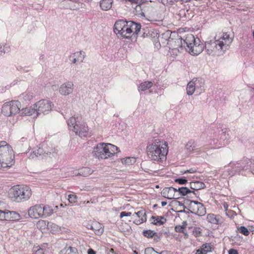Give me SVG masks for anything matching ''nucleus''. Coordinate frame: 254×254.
<instances>
[{"instance_id":"f257e3e1","label":"nucleus","mask_w":254,"mask_h":254,"mask_svg":"<svg viewBox=\"0 0 254 254\" xmlns=\"http://www.w3.org/2000/svg\"><path fill=\"white\" fill-rule=\"evenodd\" d=\"M168 45L170 53L176 55L185 49L190 55L196 56L200 54L204 49V46L202 44H200L199 39L196 40L194 36L191 34H188L185 39L179 36L175 39L169 38Z\"/></svg>"},{"instance_id":"f03ea898","label":"nucleus","mask_w":254,"mask_h":254,"mask_svg":"<svg viewBox=\"0 0 254 254\" xmlns=\"http://www.w3.org/2000/svg\"><path fill=\"white\" fill-rule=\"evenodd\" d=\"M146 153L148 157L152 161L163 162L166 159L168 153V143L162 139H155L147 144Z\"/></svg>"},{"instance_id":"7ed1b4c3","label":"nucleus","mask_w":254,"mask_h":254,"mask_svg":"<svg viewBox=\"0 0 254 254\" xmlns=\"http://www.w3.org/2000/svg\"><path fill=\"white\" fill-rule=\"evenodd\" d=\"M14 163V154L12 148L6 141H0V168H9Z\"/></svg>"},{"instance_id":"20e7f679","label":"nucleus","mask_w":254,"mask_h":254,"mask_svg":"<svg viewBox=\"0 0 254 254\" xmlns=\"http://www.w3.org/2000/svg\"><path fill=\"white\" fill-rule=\"evenodd\" d=\"M118 147L110 143H100L94 148L93 155L99 159H105L117 153Z\"/></svg>"},{"instance_id":"39448f33","label":"nucleus","mask_w":254,"mask_h":254,"mask_svg":"<svg viewBox=\"0 0 254 254\" xmlns=\"http://www.w3.org/2000/svg\"><path fill=\"white\" fill-rule=\"evenodd\" d=\"M9 195L13 200L20 202L28 200L32 195V190L27 186L18 185L12 187Z\"/></svg>"},{"instance_id":"423d86ee","label":"nucleus","mask_w":254,"mask_h":254,"mask_svg":"<svg viewBox=\"0 0 254 254\" xmlns=\"http://www.w3.org/2000/svg\"><path fill=\"white\" fill-rule=\"evenodd\" d=\"M68 128L76 135L81 137H86L88 131L87 124L82 121L78 120V118L70 117L67 122Z\"/></svg>"},{"instance_id":"0eeeda50","label":"nucleus","mask_w":254,"mask_h":254,"mask_svg":"<svg viewBox=\"0 0 254 254\" xmlns=\"http://www.w3.org/2000/svg\"><path fill=\"white\" fill-rule=\"evenodd\" d=\"M53 211V209L48 205L36 204L29 208L28 214L30 217L38 219L50 216Z\"/></svg>"},{"instance_id":"6e6552de","label":"nucleus","mask_w":254,"mask_h":254,"mask_svg":"<svg viewBox=\"0 0 254 254\" xmlns=\"http://www.w3.org/2000/svg\"><path fill=\"white\" fill-rule=\"evenodd\" d=\"M223 46L222 41L216 39V37L214 39L206 41L205 43L206 52L209 55L212 56L223 55L226 51Z\"/></svg>"},{"instance_id":"1a4fd4ad","label":"nucleus","mask_w":254,"mask_h":254,"mask_svg":"<svg viewBox=\"0 0 254 254\" xmlns=\"http://www.w3.org/2000/svg\"><path fill=\"white\" fill-rule=\"evenodd\" d=\"M54 106L51 101L46 99L41 100L34 104V107L36 108L38 115L41 113L44 114H48L52 111Z\"/></svg>"},{"instance_id":"9d476101","label":"nucleus","mask_w":254,"mask_h":254,"mask_svg":"<svg viewBox=\"0 0 254 254\" xmlns=\"http://www.w3.org/2000/svg\"><path fill=\"white\" fill-rule=\"evenodd\" d=\"M250 160L248 158H244L242 160L237 162H231L229 164V166L232 169V171L229 174L231 176H233L235 173L243 170H248L250 169L249 165H243V164H249L250 163Z\"/></svg>"},{"instance_id":"9b49d317","label":"nucleus","mask_w":254,"mask_h":254,"mask_svg":"<svg viewBox=\"0 0 254 254\" xmlns=\"http://www.w3.org/2000/svg\"><path fill=\"white\" fill-rule=\"evenodd\" d=\"M142 31L141 37L151 39L156 46L160 45L159 41V33L157 30L147 27L143 29Z\"/></svg>"},{"instance_id":"f8f14e48","label":"nucleus","mask_w":254,"mask_h":254,"mask_svg":"<svg viewBox=\"0 0 254 254\" xmlns=\"http://www.w3.org/2000/svg\"><path fill=\"white\" fill-rule=\"evenodd\" d=\"M190 212L198 216H203L206 214V209L202 203L191 200L190 204Z\"/></svg>"},{"instance_id":"ddd939ff","label":"nucleus","mask_w":254,"mask_h":254,"mask_svg":"<svg viewBox=\"0 0 254 254\" xmlns=\"http://www.w3.org/2000/svg\"><path fill=\"white\" fill-rule=\"evenodd\" d=\"M74 84L73 82L68 81L63 83L59 88V93L64 96L68 95L73 91Z\"/></svg>"},{"instance_id":"4468645a","label":"nucleus","mask_w":254,"mask_h":254,"mask_svg":"<svg viewBox=\"0 0 254 254\" xmlns=\"http://www.w3.org/2000/svg\"><path fill=\"white\" fill-rule=\"evenodd\" d=\"M85 56V53L82 51H80L71 54L69 57V59L72 64H75L77 62H83Z\"/></svg>"},{"instance_id":"2eb2a0df","label":"nucleus","mask_w":254,"mask_h":254,"mask_svg":"<svg viewBox=\"0 0 254 254\" xmlns=\"http://www.w3.org/2000/svg\"><path fill=\"white\" fill-rule=\"evenodd\" d=\"M128 27H127V32H129L130 37L132 35H137L141 29V25L133 21L127 22Z\"/></svg>"},{"instance_id":"dca6fc26","label":"nucleus","mask_w":254,"mask_h":254,"mask_svg":"<svg viewBox=\"0 0 254 254\" xmlns=\"http://www.w3.org/2000/svg\"><path fill=\"white\" fill-rule=\"evenodd\" d=\"M207 221L213 225H221L223 222L222 217L219 215L209 213L207 215Z\"/></svg>"},{"instance_id":"f3484780","label":"nucleus","mask_w":254,"mask_h":254,"mask_svg":"<svg viewBox=\"0 0 254 254\" xmlns=\"http://www.w3.org/2000/svg\"><path fill=\"white\" fill-rule=\"evenodd\" d=\"M177 192V189L173 187L165 188L163 189L161 194L166 198L172 199L175 198V193Z\"/></svg>"},{"instance_id":"a211bd4d","label":"nucleus","mask_w":254,"mask_h":254,"mask_svg":"<svg viewBox=\"0 0 254 254\" xmlns=\"http://www.w3.org/2000/svg\"><path fill=\"white\" fill-rule=\"evenodd\" d=\"M133 216L138 217L134 220V223L136 225H139L146 221V215L144 210H141L133 214Z\"/></svg>"},{"instance_id":"6ab92c4d","label":"nucleus","mask_w":254,"mask_h":254,"mask_svg":"<svg viewBox=\"0 0 254 254\" xmlns=\"http://www.w3.org/2000/svg\"><path fill=\"white\" fill-rule=\"evenodd\" d=\"M218 40L222 41L223 47L227 50L228 49L229 45L232 43L233 39L230 37V35L227 33H223V35L218 39Z\"/></svg>"},{"instance_id":"aec40b11","label":"nucleus","mask_w":254,"mask_h":254,"mask_svg":"<svg viewBox=\"0 0 254 254\" xmlns=\"http://www.w3.org/2000/svg\"><path fill=\"white\" fill-rule=\"evenodd\" d=\"M21 114L25 116H32L34 118L37 117L38 116L36 108L33 106V107H27L22 109L21 110Z\"/></svg>"},{"instance_id":"412c9836","label":"nucleus","mask_w":254,"mask_h":254,"mask_svg":"<svg viewBox=\"0 0 254 254\" xmlns=\"http://www.w3.org/2000/svg\"><path fill=\"white\" fill-rule=\"evenodd\" d=\"M21 219V216L18 213L6 210V220L19 221Z\"/></svg>"},{"instance_id":"4be33fe9","label":"nucleus","mask_w":254,"mask_h":254,"mask_svg":"<svg viewBox=\"0 0 254 254\" xmlns=\"http://www.w3.org/2000/svg\"><path fill=\"white\" fill-rule=\"evenodd\" d=\"M10 107L11 111L12 112V115L16 114L20 111L21 103L18 101H11L8 102Z\"/></svg>"},{"instance_id":"5701e85b","label":"nucleus","mask_w":254,"mask_h":254,"mask_svg":"<svg viewBox=\"0 0 254 254\" xmlns=\"http://www.w3.org/2000/svg\"><path fill=\"white\" fill-rule=\"evenodd\" d=\"M127 21L123 20H119L117 21L114 25V31L117 35L118 32L121 31L126 24H127Z\"/></svg>"},{"instance_id":"b1692460","label":"nucleus","mask_w":254,"mask_h":254,"mask_svg":"<svg viewBox=\"0 0 254 254\" xmlns=\"http://www.w3.org/2000/svg\"><path fill=\"white\" fill-rule=\"evenodd\" d=\"M113 0H101L100 6L103 10L107 11L112 7Z\"/></svg>"},{"instance_id":"393cba45","label":"nucleus","mask_w":254,"mask_h":254,"mask_svg":"<svg viewBox=\"0 0 254 254\" xmlns=\"http://www.w3.org/2000/svg\"><path fill=\"white\" fill-rule=\"evenodd\" d=\"M60 254H78V253L76 248L66 246L61 250Z\"/></svg>"},{"instance_id":"a878e982","label":"nucleus","mask_w":254,"mask_h":254,"mask_svg":"<svg viewBox=\"0 0 254 254\" xmlns=\"http://www.w3.org/2000/svg\"><path fill=\"white\" fill-rule=\"evenodd\" d=\"M151 219L154 220L152 223L155 225H162L164 224L166 221V219L163 216H152L151 217Z\"/></svg>"},{"instance_id":"bb28decb","label":"nucleus","mask_w":254,"mask_h":254,"mask_svg":"<svg viewBox=\"0 0 254 254\" xmlns=\"http://www.w3.org/2000/svg\"><path fill=\"white\" fill-rule=\"evenodd\" d=\"M44 147L45 148L44 153L45 156H49L50 157L51 155L54 156V154L56 153V149L51 145L50 146L47 143H44Z\"/></svg>"},{"instance_id":"cd10ccee","label":"nucleus","mask_w":254,"mask_h":254,"mask_svg":"<svg viewBox=\"0 0 254 254\" xmlns=\"http://www.w3.org/2000/svg\"><path fill=\"white\" fill-rule=\"evenodd\" d=\"M35 97L34 92L27 91L20 95V97L25 101H30Z\"/></svg>"},{"instance_id":"c85d7f7f","label":"nucleus","mask_w":254,"mask_h":254,"mask_svg":"<svg viewBox=\"0 0 254 254\" xmlns=\"http://www.w3.org/2000/svg\"><path fill=\"white\" fill-rule=\"evenodd\" d=\"M205 184L201 182H195L190 183V188L193 190H197L205 188Z\"/></svg>"},{"instance_id":"c756f323","label":"nucleus","mask_w":254,"mask_h":254,"mask_svg":"<svg viewBox=\"0 0 254 254\" xmlns=\"http://www.w3.org/2000/svg\"><path fill=\"white\" fill-rule=\"evenodd\" d=\"M2 113L6 116H12V112L11 111L10 107L8 102L5 103L2 107Z\"/></svg>"},{"instance_id":"7c9ffc66","label":"nucleus","mask_w":254,"mask_h":254,"mask_svg":"<svg viewBox=\"0 0 254 254\" xmlns=\"http://www.w3.org/2000/svg\"><path fill=\"white\" fill-rule=\"evenodd\" d=\"M153 85V83L151 81H145L139 84L138 87L139 91H145L151 88Z\"/></svg>"},{"instance_id":"2f4dec72","label":"nucleus","mask_w":254,"mask_h":254,"mask_svg":"<svg viewBox=\"0 0 254 254\" xmlns=\"http://www.w3.org/2000/svg\"><path fill=\"white\" fill-rule=\"evenodd\" d=\"M128 23L127 22V24L124 26V27L122 29L121 31L118 32L117 35L119 36H121L124 38H129L130 37L129 32H127V27H128Z\"/></svg>"},{"instance_id":"473e14b6","label":"nucleus","mask_w":254,"mask_h":254,"mask_svg":"<svg viewBox=\"0 0 254 254\" xmlns=\"http://www.w3.org/2000/svg\"><path fill=\"white\" fill-rule=\"evenodd\" d=\"M196 147V144L194 140H189L186 145L185 148L186 150L190 153H192Z\"/></svg>"},{"instance_id":"72a5a7b5","label":"nucleus","mask_w":254,"mask_h":254,"mask_svg":"<svg viewBox=\"0 0 254 254\" xmlns=\"http://www.w3.org/2000/svg\"><path fill=\"white\" fill-rule=\"evenodd\" d=\"M196 88L192 80L187 85L186 90L188 95H192L194 92Z\"/></svg>"},{"instance_id":"f704fd0d","label":"nucleus","mask_w":254,"mask_h":254,"mask_svg":"<svg viewBox=\"0 0 254 254\" xmlns=\"http://www.w3.org/2000/svg\"><path fill=\"white\" fill-rule=\"evenodd\" d=\"M177 191H178L180 195H186L188 194H190V193H193L194 194H196L194 191H192L190 190L189 188L187 187H181L177 190Z\"/></svg>"},{"instance_id":"c9c22d12","label":"nucleus","mask_w":254,"mask_h":254,"mask_svg":"<svg viewBox=\"0 0 254 254\" xmlns=\"http://www.w3.org/2000/svg\"><path fill=\"white\" fill-rule=\"evenodd\" d=\"M134 14L140 17H145V14L143 11V8L141 4L138 3L134 8L133 11Z\"/></svg>"},{"instance_id":"e433bc0d","label":"nucleus","mask_w":254,"mask_h":254,"mask_svg":"<svg viewBox=\"0 0 254 254\" xmlns=\"http://www.w3.org/2000/svg\"><path fill=\"white\" fill-rule=\"evenodd\" d=\"M192 81L193 82L194 85H195L196 89H200V91H202L201 87L203 86L204 82L202 79L198 78H193Z\"/></svg>"},{"instance_id":"4c0bfd02","label":"nucleus","mask_w":254,"mask_h":254,"mask_svg":"<svg viewBox=\"0 0 254 254\" xmlns=\"http://www.w3.org/2000/svg\"><path fill=\"white\" fill-rule=\"evenodd\" d=\"M92 173L93 170L91 169L88 167H85L80 171L79 174L84 177H87L91 175Z\"/></svg>"},{"instance_id":"58836bf2","label":"nucleus","mask_w":254,"mask_h":254,"mask_svg":"<svg viewBox=\"0 0 254 254\" xmlns=\"http://www.w3.org/2000/svg\"><path fill=\"white\" fill-rule=\"evenodd\" d=\"M136 162V158L134 157H127L122 160V163L124 164L130 165Z\"/></svg>"},{"instance_id":"ea45409f","label":"nucleus","mask_w":254,"mask_h":254,"mask_svg":"<svg viewBox=\"0 0 254 254\" xmlns=\"http://www.w3.org/2000/svg\"><path fill=\"white\" fill-rule=\"evenodd\" d=\"M201 249L203 251L204 253H207L208 252H211L212 250V245L209 243H206L203 244L201 247Z\"/></svg>"},{"instance_id":"a19ab883","label":"nucleus","mask_w":254,"mask_h":254,"mask_svg":"<svg viewBox=\"0 0 254 254\" xmlns=\"http://www.w3.org/2000/svg\"><path fill=\"white\" fill-rule=\"evenodd\" d=\"M39 156H40L38 153L37 148H35L33 151L29 154L28 157L30 159H35Z\"/></svg>"},{"instance_id":"79ce46f5","label":"nucleus","mask_w":254,"mask_h":254,"mask_svg":"<svg viewBox=\"0 0 254 254\" xmlns=\"http://www.w3.org/2000/svg\"><path fill=\"white\" fill-rule=\"evenodd\" d=\"M143 234L145 237L148 238H150L153 237V236L155 235L156 232L152 230H147L143 231Z\"/></svg>"},{"instance_id":"37998d69","label":"nucleus","mask_w":254,"mask_h":254,"mask_svg":"<svg viewBox=\"0 0 254 254\" xmlns=\"http://www.w3.org/2000/svg\"><path fill=\"white\" fill-rule=\"evenodd\" d=\"M33 252L35 254H46L47 251L46 249L37 247L34 248Z\"/></svg>"},{"instance_id":"c03bdc74","label":"nucleus","mask_w":254,"mask_h":254,"mask_svg":"<svg viewBox=\"0 0 254 254\" xmlns=\"http://www.w3.org/2000/svg\"><path fill=\"white\" fill-rule=\"evenodd\" d=\"M144 254H161L156 252L152 248H147L145 249Z\"/></svg>"},{"instance_id":"a18cd8bd","label":"nucleus","mask_w":254,"mask_h":254,"mask_svg":"<svg viewBox=\"0 0 254 254\" xmlns=\"http://www.w3.org/2000/svg\"><path fill=\"white\" fill-rule=\"evenodd\" d=\"M239 232L245 236H248L250 232L248 229L244 226H241L239 229Z\"/></svg>"},{"instance_id":"49530a36","label":"nucleus","mask_w":254,"mask_h":254,"mask_svg":"<svg viewBox=\"0 0 254 254\" xmlns=\"http://www.w3.org/2000/svg\"><path fill=\"white\" fill-rule=\"evenodd\" d=\"M37 150L38 151V153L40 155V156H45V153H44V150H45V148H44V143L42 144L41 145H40V146L38 147H37Z\"/></svg>"},{"instance_id":"de8ad7c7","label":"nucleus","mask_w":254,"mask_h":254,"mask_svg":"<svg viewBox=\"0 0 254 254\" xmlns=\"http://www.w3.org/2000/svg\"><path fill=\"white\" fill-rule=\"evenodd\" d=\"M77 196L75 194H69L68 195V201L71 203H75L76 201Z\"/></svg>"},{"instance_id":"09e8293b","label":"nucleus","mask_w":254,"mask_h":254,"mask_svg":"<svg viewBox=\"0 0 254 254\" xmlns=\"http://www.w3.org/2000/svg\"><path fill=\"white\" fill-rule=\"evenodd\" d=\"M175 182L179 183L180 185L186 184L188 181L186 179L180 178L177 179L175 180Z\"/></svg>"},{"instance_id":"8fccbe9b","label":"nucleus","mask_w":254,"mask_h":254,"mask_svg":"<svg viewBox=\"0 0 254 254\" xmlns=\"http://www.w3.org/2000/svg\"><path fill=\"white\" fill-rule=\"evenodd\" d=\"M6 210H0V220H6Z\"/></svg>"},{"instance_id":"3c124183","label":"nucleus","mask_w":254,"mask_h":254,"mask_svg":"<svg viewBox=\"0 0 254 254\" xmlns=\"http://www.w3.org/2000/svg\"><path fill=\"white\" fill-rule=\"evenodd\" d=\"M90 229H92L93 230H95V234H96L97 235L101 234L103 233V229H102L101 228L100 229H98L95 230L94 228V227L92 226H91Z\"/></svg>"},{"instance_id":"603ef678","label":"nucleus","mask_w":254,"mask_h":254,"mask_svg":"<svg viewBox=\"0 0 254 254\" xmlns=\"http://www.w3.org/2000/svg\"><path fill=\"white\" fill-rule=\"evenodd\" d=\"M131 215V213L130 212H126V211H122L120 213V217L121 218H122L124 216H130Z\"/></svg>"},{"instance_id":"864d4df0","label":"nucleus","mask_w":254,"mask_h":254,"mask_svg":"<svg viewBox=\"0 0 254 254\" xmlns=\"http://www.w3.org/2000/svg\"><path fill=\"white\" fill-rule=\"evenodd\" d=\"M175 231L177 232H183L184 229V227L182 226H177L175 227Z\"/></svg>"},{"instance_id":"5fc2aeb1","label":"nucleus","mask_w":254,"mask_h":254,"mask_svg":"<svg viewBox=\"0 0 254 254\" xmlns=\"http://www.w3.org/2000/svg\"><path fill=\"white\" fill-rule=\"evenodd\" d=\"M27 142V139L26 137H22L18 142V145H23V143Z\"/></svg>"},{"instance_id":"6e6d98bb","label":"nucleus","mask_w":254,"mask_h":254,"mask_svg":"<svg viewBox=\"0 0 254 254\" xmlns=\"http://www.w3.org/2000/svg\"><path fill=\"white\" fill-rule=\"evenodd\" d=\"M5 49V48L4 46L0 45V56L2 55L6 52Z\"/></svg>"},{"instance_id":"4d7b16f0","label":"nucleus","mask_w":254,"mask_h":254,"mask_svg":"<svg viewBox=\"0 0 254 254\" xmlns=\"http://www.w3.org/2000/svg\"><path fill=\"white\" fill-rule=\"evenodd\" d=\"M196 170L193 169V168H191L189 170H187L186 171H185V173H194L195 172H196Z\"/></svg>"},{"instance_id":"13d9d810","label":"nucleus","mask_w":254,"mask_h":254,"mask_svg":"<svg viewBox=\"0 0 254 254\" xmlns=\"http://www.w3.org/2000/svg\"><path fill=\"white\" fill-rule=\"evenodd\" d=\"M195 254H206V253H204L203 250L200 247V249L196 251Z\"/></svg>"},{"instance_id":"bf43d9fd","label":"nucleus","mask_w":254,"mask_h":254,"mask_svg":"<svg viewBox=\"0 0 254 254\" xmlns=\"http://www.w3.org/2000/svg\"><path fill=\"white\" fill-rule=\"evenodd\" d=\"M229 254H238V252L234 249H230L229 251Z\"/></svg>"},{"instance_id":"052dcab7","label":"nucleus","mask_w":254,"mask_h":254,"mask_svg":"<svg viewBox=\"0 0 254 254\" xmlns=\"http://www.w3.org/2000/svg\"><path fill=\"white\" fill-rule=\"evenodd\" d=\"M88 254H96V253L93 249H89L88 250Z\"/></svg>"},{"instance_id":"680f3d73","label":"nucleus","mask_w":254,"mask_h":254,"mask_svg":"<svg viewBox=\"0 0 254 254\" xmlns=\"http://www.w3.org/2000/svg\"><path fill=\"white\" fill-rule=\"evenodd\" d=\"M225 145H226L225 143L223 142V143H220L219 145L216 144L215 147L219 148L221 147L222 146H225Z\"/></svg>"},{"instance_id":"e2e57ef3","label":"nucleus","mask_w":254,"mask_h":254,"mask_svg":"<svg viewBox=\"0 0 254 254\" xmlns=\"http://www.w3.org/2000/svg\"><path fill=\"white\" fill-rule=\"evenodd\" d=\"M38 225H44L45 226L46 225V222L44 220H41V221H39L38 223Z\"/></svg>"},{"instance_id":"0e129e2a","label":"nucleus","mask_w":254,"mask_h":254,"mask_svg":"<svg viewBox=\"0 0 254 254\" xmlns=\"http://www.w3.org/2000/svg\"><path fill=\"white\" fill-rule=\"evenodd\" d=\"M153 237L154 238V240H155L156 241H158L160 240V238L156 233L155 235H154Z\"/></svg>"},{"instance_id":"69168bd1","label":"nucleus","mask_w":254,"mask_h":254,"mask_svg":"<svg viewBox=\"0 0 254 254\" xmlns=\"http://www.w3.org/2000/svg\"><path fill=\"white\" fill-rule=\"evenodd\" d=\"M182 3H187L189 2H190L192 0H180Z\"/></svg>"},{"instance_id":"338daca9","label":"nucleus","mask_w":254,"mask_h":254,"mask_svg":"<svg viewBox=\"0 0 254 254\" xmlns=\"http://www.w3.org/2000/svg\"><path fill=\"white\" fill-rule=\"evenodd\" d=\"M167 204V202L166 201H162L161 202V205L162 206H164Z\"/></svg>"},{"instance_id":"774afa93","label":"nucleus","mask_w":254,"mask_h":254,"mask_svg":"<svg viewBox=\"0 0 254 254\" xmlns=\"http://www.w3.org/2000/svg\"><path fill=\"white\" fill-rule=\"evenodd\" d=\"M223 206H224V208H225V210H226L227 209V208H228L227 204L226 203H224Z\"/></svg>"}]
</instances>
